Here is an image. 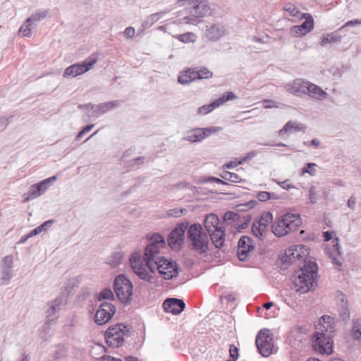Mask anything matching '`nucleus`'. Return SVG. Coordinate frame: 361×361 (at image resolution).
<instances>
[{"label": "nucleus", "mask_w": 361, "mask_h": 361, "mask_svg": "<svg viewBox=\"0 0 361 361\" xmlns=\"http://www.w3.org/2000/svg\"><path fill=\"white\" fill-rule=\"evenodd\" d=\"M165 240L159 233H154L150 238L149 244L145 249V252H134L129 258L133 272L142 280L154 283V274L158 271L164 279L169 280L178 274V264L163 257H159L161 247H164Z\"/></svg>", "instance_id": "obj_1"}, {"label": "nucleus", "mask_w": 361, "mask_h": 361, "mask_svg": "<svg viewBox=\"0 0 361 361\" xmlns=\"http://www.w3.org/2000/svg\"><path fill=\"white\" fill-rule=\"evenodd\" d=\"M285 87L288 92L298 97L305 94L317 100H322L327 96L326 92L319 86L301 78L293 80Z\"/></svg>", "instance_id": "obj_2"}, {"label": "nucleus", "mask_w": 361, "mask_h": 361, "mask_svg": "<svg viewBox=\"0 0 361 361\" xmlns=\"http://www.w3.org/2000/svg\"><path fill=\"white\" fill-rule=\"evenodd\" d=\"M317 271L318 267L314 262H306L294 281L296 291L303 294L311 290L317 283Z\"/></svg>", "instance_id": "obj_3"}, {"label": "nucleus", "mask_w": 361, "mask_h": 361, "mask_svg": "<svg viewBox=\"0 0 361 361\" xmlns=\"http://www.w3.org/2000/svg\"><path fill=\"white\" fill-rule=\"evenodd\" d=\"M187 239L190 250L199 255H204L209 250L208 235L200 224H193L188 227Z\"/></svg>", "instance_id": "obj_4"}, {"label": "nucleus", "mask_w": 361, "mask_h": 361, "mask_svg": "<svg viewBox=\"0 0 361 361\" xmlns=\"http://www.w3.org/2000/svg\"><path fill=\"white\" fill-rule=\"evenodd\" d=\"M178 3L184 2L182 6H186L189 15L179 20L186 24L196 25L200 22V18L210 13V7L207 0H177Z\"/></svg>", "instance_id": "obj_5"}, {"label": "nucleus", "mask_w": 361, "mask_h": 361, "mask_svg": "<svg viewBox=\"0 0 361 361\" xmlns=\"http://www.w3.org/2000/svg\"><path fill=\"white\" fill-rule=\"evenodd\" d=\"M324 322V323H327V326H324L325 331H327L328 328L330 324L331 317L329 316H323L322 317ZM321 332L316 331L313 336L312 338V347L314 350L319 353L321 354H331L332 352V345L333 342L329 336L326 335V334L324 331V329L321 330Z\"/></svg>", "instance_id": "obj_6"}, {"label": "nucleus", "mask_w": 361, "mask_h": 361, "mask_svg": "<svg viewBox=\"0 0 361 361\" xmlns=\"http://www.w3.org/2000/svg\"><path fill=\"white\" fill-rule=\"evenodd\" d=\"M133 284L123 274L117 276L114 282V292L122 303H128L133 295Z\"/></svg>", "instance_id": "obj_7"}, {"label": "nucleus", "mask_w": 361, "mask_h": 361, "mask_svg": "<svg viewBox=\"0 0 361 361\" xmlns=\"http://www.w3.org/2000/svg\"><path fill=\"white\" fill-rule=\"evenodd\" d=\"M255 343L262 356L267 357L273 353V335L269 329H264L259 331L256 336Z\"/></svg>", "instance_id": "obj_8"}, {"label": "nucleus", "mask_w": 361, "mask_h": 361, "mask_svg": "<svg viewBox=\"0 0 361 361\" xmlns=\"http://www.w3.org/2000/svg\"><path fill=\"white\" fill-rule=\"evenodd\" d=\"M188 221H185L178 223L171 231L168 236L167 242L171 248H178L181 246L185 239L186 229L188 228Z\"/></svg>", "instance_id": "obj_9"}, {"label": "nucleus", "mask_w": 361, "mask_h": 361, "mask_svg": "<svg viewBox=\"0 0 361 361\" xmlns=\"http://www.w3.org/2000/svg\"><path fill=\"white\" fill-rule=\"evenodd\" d=\"M97 59H89L87 61L77 63L66 68L63 73V78H75L90 71L92 66L96 63Z\"/></svg>", "instance_id": "obj_10"}, {"label": "nucleus", "mask_w": 361, "mask_h": 361, "mask_svg": "<svg viewBox=\"0 0 361 361\" xmlns=\"http://www.w3.org/2000/svg\"><path fill=\"white\" fill-rule=\"evenodd\" d=\"M116 311L115 306L108 302L100 304L94 315V322L98 325L107 323L113 317Z\"/></svg>", "instance_id": "obj_11"}, {"label": "nucleus", "mask_w": 361, "mask_h": 361, "mask_svg": "<svg viewBox=\"0 0 361 361\" xmlns=\"http://www.w3.org/2000/svg\"><path fill=\"white\" fill-rule=\"evenodd\" d=\"M273 215L270 212L262 214L259 220L253 222L252 226V233L258 238H262L267 231L269 224L272 222Z\"/></svg>", "instance_id": "obj_12"}, {"label": "nucleus", "mask_w": 361, "mask_h": 361, "mask_svg": "<svg viewBox=\"0 0 361 361\" xmlns=\"http://www.w3.org/2000/svg\"><path fill=\"white\" fill-rule=\"evenodd\" d=\"M254 248L255 245L252 238L247 235L242 236L238 241L236 252L238 259L242 262L247 261L250 258Z\"/></svg>", "instance_id": "obj_13"}, {"label": "nucleus", "mask_w": 361, "mask_h": 361, "mask_svg": "<svg viewBox=\"0 0 361 361\" xmlns=\"http://www.w3.org/2000/svg\"><path fill=\"white\" fill-rule=\"evenodd\" d=\"M56 178L57 177L56 176H53L37 184L31 185L29 188V191L27 192L28 196L26 200H33L42 195L49 188V185L56 180Z\"/></svg>", "instance_id": "obj_14"}, {"label": "nucleus", "mask_w": 361, "mask_h": 361, "mask_svg": "<svg viewBox=\"0 0 361 361\" xmlns=\"http://www.w3.org/2000/svg\"><path fill=\"white\" fill-rule=\"evenodd\" d=\"M1 284L8 285L13 276V259L11 255L4 257L1 263Z\"/></svg>", "instance_id": "obj_15"}, {"label": "nucleus", "mask_w": 361, "mask_h": 361, "mask_svg": "<svg viewBox=\"0 0 361 361\" xmlns=\"http://www.w3.org/2000/svg\"><path fill=\"white\" fill-rule=\"evenodd\" d=\"M236 98V96L232 92H227L221 97L211 102L209 104L204 105L198 108V113L200 114H207L213 111L215 108L220 106L225 102L233 100Z\"/></svg>", "instance_id": "obj_16"}, {"label": "nucleus", "mask_w": 361, "mask_h": 361, "mask_svg": "<svg viewBox=\"0 0 361 361\" xmlns=\"http://www.w3.org/2000/svg\"><path fill=\"white\" fill-rule=\"evenodd\" d=\"M162 306L166 312L177 315L183 311L185 304L181 299L170 298L164 301Z\"/></svg>", "instance_id": "obj_17"}, {"label": "nucleus", "mask_w": 361, "mask_h": 361, "mask_svg": "<svg viewBox=\"0 0 361 361\" xmlns=\"http://www.w3.org/2000/svg\"><path fill=\"white\" fill-rule=\"evenodd\" d=\"M226 34V29L224 25L217 23L207 26L206 29V37L209 41L216 42L220 39Z\"/></svg>", "instance_id": "obj_18"}, {"label": "nucleus", "mask_w": 361, "mask_h": 361, "mask_svg": "<svg viewBox=\"0 0 361 361\" xmlns=\"http://www.w3.org/2000/svg\"><path fill=\"white\" fill-rule=\"evenodd\" d=\"M66 302V300L65 298L63 296H59L47 304L48 308L46 310V314L49 321H54L57 318L56 314L61 310V307L64 305Z\"/></svg>", "instance_id": "obj_19"}, {"label": "nucleus", "mask_w": 361, "mask_h": 361, "mask_svg": "<svg viewBox=\"0 0 361 361\" xmlns=\"http://www.w3.org/2000/svg\"><path fill=\"white\" fill-rule=\"evenodd\" d=\"M282 218L288 233L295 231L302 224L299 214L287 213L283 215Z\"/></svg>", "instance_id": "obj_20"}, {"label": "nucleus", "mask_w": 361, "mask_h": 361, "mask_svg": "<svg viewBox=\"0 0 361 361\" xmlns=\"http://www.w3.org/2000/svg\"><path fill=\"white\" fill-rule=\"evenodd\" d=\"M121 102H122L120 100H114L96 104L94 109V116L97 118L101 115L109 112V111L118 108L121 106Z\"/></svg>", "instance_id": "obj_21"}, {"label": "nucleus", "mask_w": 361, "mask_h": 361, "mask_svg": "<svg viewBox=\"0 0 361 361\" xmlns=\"http://www.w3.org/2000/svg\"><path fill=\"white\" fill-rule=\"evenodd\" d=\"M306 126L302 123H298L296 121H290L287 122L285 126L279 130V136H282L285 133H291L293 132H305Z\"/></svg>", "instance_id": "obj_22"}, {"label": "nucleus", "mask_w": 361, "mask_h": 361, "mask_svg": "<svg viewBox=\"0 0 361 361\" xmlns=\"http://www.w3.org/2000/svg\"><path fill=\"white\" fill-rule=\"evenodd\" d=\"M207 235H209L212 243L216 248H221L224 246L226 235L221 228L216 229Z\"/></svg>", "instance_id": "obj_23"}, {"label": "nucleus", "mask_w": 361, "mask_h": 361, "mask_svg": "<svg viewBox=\"0 0 361 361\" xmlns=\"http://www.w3.org/2000/svg\"><path fill=\"white\" fill-rule=\"evenodd\" d=\"M300 259V254L297 252L295 246L290 247L286 249L283 255L280 256V259L283 264H292L295 259Z\"/></svg>", "instance_id": "obj_24"}, {"label": "nucleus", "mask_w": 361, "mask_h": 361, "mask_svg": "<svg viewBox=\"0 0 361 361\" xmlns=\"http://www.w3.org/2000/svg\"><path fill=\"white\" fill-rule=\"evenodd\" d=\"M219 224V219L218 216L214 214H209L206 216L204 226L207 231V233H210L212 231L219 228L218 226Z\"/></svg>", "instance_id": "obj_25"}, {"label": "nucleus", "mask_w": 361, "mask_h": 361, "mask_svg": "<svg viewBox=\"0 0 361 361\" xmlns=\"http://www.w3.org/2000/svg\"><path fill=\"white\" fill-rule=\"evenodd\" d=\"M171 10L166 9L164 11L157 12L150 16H147L146 19L142 22V27L143 29H147L152 27L157 21H158L160 18L169 13Z\"/></svg>", "instance_id": "obj_26"}, {"label": "nucleus", "mask_w": 361, "mask_h": 361, "mask_svg": "<svg viewBox=\"0 0 361 361\" xmlns=\"http://www.w3.org/2000/svg\"><path fill=\"white\" fill-rule=\"evenodd\" d=\"M338 300L340 301L338 303L340 317L343 321H348L350 319V311L347 299L345 295H341Z\"/></svg>", "instance_id": "obj_27"}, {"label": "nucleus", "mask_w": 361, "mask_h": 361, "mask_svg": "<svg viewBox=\"0 0 361 361\" xmlns=\"http://www.w3.org/2000/svg\"><path fill=\"white\" fill-rule=\"evenodd\" d=\"M194 80H195L194 68H188L181 73L178 78V82L181 85H188Z\"/></svg>", "instance_id": "obj_28"}, {"label": "nucleus", "mask_w": 361, "mask_h": 361, "mask_svg": "<svg viewBox=\"0 0 361 361\" xmlns=\"http://www.w3.org/2000/svg\"><path fill=\"white\" fill-rule=\"evenodd\" d=\"M123 257V253L122 252L118 251L113 252L106 258V264L113 268H116L121 264Z\"/></svg>", "instance_id": "obj_29"}, {"label": "nucleus", "mask_w": 361, "mask_h": 361, "mask_svg": "<svg viewBox=\"0 0 361 361\" xmlns=\"http://www.w3.org/2000/svg\"><path fill=\"white\" fill-rule=\"evenodd\" d=\"M271 228L273 233L278 237H282L288 233L287 228L285 227V223L283 218L278 222L274 224Z\"/></svg>", "instance_id": "obj_30"}, {"label": "nucleus", "mask_w": 361, "mask_h": 361, "mask_svg": "<svg viewBox=\"0 0 361 361\" xmlns=\"http://www.w3.org/2000/svg\"><path fill=\"white\" fill-rule=\"evenodd\" d=\"M124 336L121 334H116L112 336H105L106 343L109 346L119 347L124 342Z\"/></svg>", "instance_id": "obj_31"}, {"label": "nucleus", "mask_w": 361, "mask_h": 361, "mask_svg": "<svg viewBox=\"0 0 361 361\" xmlns=\"http://www.w3.org/2000/svg\"><path fill=\"white\" fill-rule=\"evenodd\" d=\"M305 20L300 25H298L303 31V34H307L314 28V19L310 13L303 14Z\"/></svg>", "instance_id": "obj_32"}, {"label": "nucleus", "mask_w": 361, "mask_h": 361, "mask_svg": "<svg viewBox=\"0 0 361 361\" xmlns=\"http://www.w3.org/2000/svg\"><path fill=\"white\" fill-rule=\"evenodd\" d=\"M204 139V132L202 128H195L188 133L186 140L190 142H200Z\"/></svg>", "instance_id": "obj_33"}, {"label": "nucleus", "mask_w": 361, "mask_h": 361, "mask_svg": "<svg viewBox=\"0 0 361 361\" xmlns=\"http://www.w3.org/2000/svg\"><path fill=\"white\" fill-rule=\"evenodd\" d=\"M341 36L338 35L336 32L332 33H327L326 35L323 36L320 44L322 47H324L329 43H338L341 42Z\"/></svg>", "instance_id": "obj_34"}, {"label": "nucleus", "mask_w": 361, "mask_h": 361, "mask_svg": "<svg viewBox=\"0 0 361 361\" xmlns=\"http://www.w3.org/2000/svg\"><path fill=\"white\" fill-rule=\"evenodd\" d=\"M37 24L31 22L27 23V20L20 26L19 32L24 37H30L32 35V30L36 28Z\"/></svg>", "instance_id": "obj_35"}, {"label": "nucleus", "mask_w": 361, "mask_h": 361, "mask_svg": "<svg viewBox=\"0 0 361 361\" xmlns=\"http://www.w3.org/2000/svg\"><path fill=\"white\" fill-rule=\"evenodd\" d=\"M67 348L63 345H58L56 346V350L51 355L55 360L58 361L65 358L67 355Z\"/></svg>", "instance_id": "obj_36"}, {"label": "nucleus", "mask_w": 361, "mask_h": 361, "mask_svg": "<svg viewBox=\"0 0 361 361\" xmlns=\"http://www.w3.org/2000/svg\"><path fill=\"white\" fill-rule=\"evenodd\" d=\"M351 334L355 340H359L361 338V319H353Z\"/></svg>", "instance_id": "obj_37"}, {"label": "nucleus", "mask_w": 361, "mask_h": 361, "mask_svg": "<svg viewBox=\"0 0 361 361\" xmlns=\"http://www.w3.org/2000/svg\"><path fill=\"white\" fill-rule=\"evenodd\" d=\"M194 74L195 80L209 78H212L213 75V73L206 68H202L197 71L194 68Z\"/></svg>", "instance_id": "obj_38"}, {"label": "nucleus", "mask_w": 361, "mask_h": 361, "mask_svg": "<svg viewBox=\"0 0 361 361\" xmlns=\"http://www.w3.org/2000/svg\"><path fill=\"white\" fill-rule=\"evenodd\" d=\"M221 177L224 180H228L233 183H240L242 180L240 177L237 173H231L229 171H223L221 174Z\"/></svg>", "instance_id": "obj_39"}, {"label": "nucleus", "mask_w": 361, "mask_h": 361, "mask_svg": "<svg viewBox=\"0 0 361 361\" xmlns=\"http://www.w3.org/2000/svg\"><path fill=\"white\" fill-rule=\"evenodd\" d=\"M47 15V11L36 12L33 13L30 17L27 18V22H31L37 25V23L44 19Z\"/></svg>", "instance_id": "obj_40"}, {"label": "nucleus", "mask_w": 361, "mask_h": 361, "mask_svg": "<svg viewBox=\"0 0 361 361\" xmlns=\"http://www.w3.org/2000/svg\"><path fill=\"white\" fill-rule=\"evenodd\" d=\"M240 219L241 218L238 213L231 211L226 212L224 215V220L225 221H231L235 224L236 222L240 221Z\"/></svg>", "instance_id": "obj_41"}, {"label": "nucleus", "mask_w": 361, "mask_h": 361, "mask_svg": "<svg viewBox=\"0 0 361 361\" xmlns=\"http://www.w3.org/2000/svg\"><path fill=\"white\" fill-rule=\"evenodd\" d=\"M98 300H109L114 298L113 292L110 288H104L98 295Z\"/></svg>", "instance_id": "obj_42"}, {"label": "nucleus", "mask_w": 361, "mask_h": 361, "mask_svg": "<svg viewBox=\"0 0 361 361\" xmlns=\"http://www.w3.org/2000/svg\"><path fill=\"white\" fill-rule=\"evenodd\" d=\"M116 334H121V325H119V324L109 326L106 331L105 336H112Z\"/></svg>", "instance_id": "obj_43"}, {"label": "nucleus", "mask_w": 361, "mask_h": 361, "mask_svg": "<svg viewBox=\"0 0 361 361\" xmlns=\"http://www.w3.org/2000/svg\"><path fill=\"white\" fill-rule=\"evenodd\" d=\"M195 37V35L192 32H186L180 35L178 37V40L180 42H183L184 43H188L190 42H194L193 37Z\"/></svg>", "instance_id": "obj_44"}, {"label": "nucleus", "mask_w": 361, "mask_h": 361, "mask_svg": "<svg viewBox=\"0 0 361 361\" xmlns=\"http://www.w3.org/2000/svg\"><path fill=\"white\" fill-rule=\"evenodd\" d=\"M295 249H297V252L300 254V259L305 257L308 255V247L304 245H294Z\"/></svg>", "instance_id": "obj_45"}, {"label": "nucleus", "mask_w": 361, "mask_h": 361, "mask_svg": "<svg viewBox=\"0 0 361 361\" xmlns=\"http://www.w3.org/2000/svg\"><path fill=\"white\" fill-rule=\"evenodd\" d=\"M257 204V202L256 200H251L245 204H241L237 206L238 211H245L249 209L253 208L255 207Z\"/></svg>", "instance_id": "obj_46"}, {"label": "nucleus", "mask_w": 361, "mask_h": 361, "mask_svg": "<svg viewBox=\"0 0 361 361\" xmlns=\"http://www.w3.org/2000/svg\"><path fill=\"white\" fill-rule=\"evenodd\" d=\"M204 132V138L212 134L216 133L222 130L221 127L212 126L209 128H202Z\"/></svg>", "instance_id": "obj_47"}, {"label": "nucleus", "mask_w": 361, "mask_h": 361, "mask_svg": "<svg viewBox=\"0 0 361 361\" xmlns=\"http://www.w3.org/2000/svg\"><path fill=\"white\" fill-rule=\"evenodd\" d=\"M308 197L311 204H315L317 201V192L315 186L312 185L309 190Z\"/></svg>", "instance_id": "obj_48"}, {"label": "nucleus", "mask_w": 361, "mask_h": 361, "mask_svg": "<svg viewBox=\"0 0 361 361\" xmlns=\"http://www.w3.org/2000/svg\"><path fill=\"white\" fill-rule=\"evenodd\" d=\"M187 210L185 209H169L167 212L168 215L169 216H173V217H179L180 216L183 214L184 213H186Z\"/></svg>", "instance_id": "obj_49"}, {"label": "nucleus", "mask_w": 361, "mask_h": 361, "mask_svg": "<svg viewBox=\"0 0 361 361\" xmlns=\"http://www.w3.org/2000/svg\"><path fill=\"white\" fill-rule=\"evenodd\" d=\"M315 166L316 164L314 163H307L302 169V173H309L311 176H314L315 174V170L312 169Z\"/></svg>", "instance_id": "obj_50"}, {"label": "nucleus", "mask_w": 361, "mask_h": 361, "mask_svg": "<svg viewBox=\"0 0 361 361\" xmlns=\"http://www.w3.org/2000/svg\"><path fill=\"white\" fill-rule=\"evenodd\" d=\"M271 192L267 191H261L257 194V199L261 202H265L270 200Z\"/></svg>", "instance_id": "obj_51"}, {"label": "nucleus", "mask_w": 361, "mask_h": 361, "mask_svg": "<svg viewBox=\"0 0 361 361\" xmlns=\"http://www.w3.org/2000/svg\"><path fill=\"white\" fill-rule=\"evenodd\" d=\"M284 9L293 16H296L298 13L297 8L291 4H286Z\"/></svg>", "instance_id": "obj_52"}, {"label": "nucleus", "mask_w": 361, "mask_h": 361, "mask_svg": "<svg viewBox=\"0 0 361 361\" xmlns=\"http://www.w3.org/2000/svg\"><path fill=\"white\" fill-rule=\"evenodd\" d=\"M94 125V124H89L87 125L85 127L82 128V130L79 132V133L76 136V140H79L85 134L90 132L93 128Z\"/></svg>", "instance_id": "obj_53"}, {"label": "nucleus", "mask_w": 361, "mask_h": 361, "mask_svg": "<svg viewBox=\"0 0 361 361\" xmlns=\"http://www.w3.org/2000/svg\"><path fill=\"white\" fill-rule=\"evenodd\" d=\"M290 33L293 36L295 37L305 35V34H303V31L301 30V28H300L298 25L293 26L290 28Z\"/></svg>", "instance_id": "obj_54"}, {"label": "nucleus", "mask_w": 361, "mask_h": 361, "mask_svg": "<svg viewBox=\"0 0 361 361\" xmlns=\"http://www.w3.org/2000/svg\"><path fill=\"white\" fill-rule=\"evenodd\" d=\"M355 25H361V20L354 19V20H349V21L346 22L342 27H341L338 29V30H341L346 27H351V26H353Z\"/></svg>", "instance_id": "obj_55"}, {"label": "nucleus", "mask_w": 361, "mask_h": 361, "mask_svg": "<svg viewBox=\"0 0 361 361\" xmlns=\"http://www.w3.org/2000/svg\"><path fill=\"white\" fill-rule=\"evenodd\" d=\"M230 357L235 361L238 357V349L234 345H231L229 349Z\"/></svg>", "instance_id": "obj_56"}, {"label": "nucleus", "mask_w": 361, "mask_h": 361, "mask_svg": "<svg viewBox=\"0 0 361 361\" xmlns=\"http://www.w3.org/2000/svg\"><path fill=\"white\" fill-rule=\"evenodd\" d=\"M250 219H246L245 217H243V221L241 222V219L240 221H238L235 223V226L238 228L244 229L247 227L249 224Z\"/></svg>", "instance_id": "obj_57"}, {"label": "nucleus", "mask_w": 361, "mask_h": 361, "mask_svg": "<svg viewBox=\"0 0 361 361\" xmlns=\"http://www.w3.org/2000/svg\"><path fill=\"white\" fill-rule=\"evenodd\" d=\"M95 361H122L121 359L115 358L110 355H103L100 358L97 359Z\"/></svg>", "instance_id": "obj_58"}, {"label": "nucleus", "mask_w": 361, "mask_h": 361, "mask_svg": "<svg viewBox=\"0 0 361 361\" xmlns=\"http://www.w3.org/2000/svg\"><path fill=\"white\" fill-rule=\"evenodd\" d=\"M9 118L7 117H1L0 118V130L4 129L9 123Z\"/></svg>", "instance_id": "obj_59"}, {"label": "nucleus", "mask_w": 361, "mask_h": 361, "mask_svg": "<svg viewBox=\"0 0 361 361\" xmlns=\"http://www.w3.org/2000/svg\"><path fill=\"white\" fill-rule=\"evenodd\" d=\"M124 35L127 38L133 37L135 35V29L133 27H128L124 31Z\"/></svg>", "instance_id": "obj_60"}, {"label": "nucleus", "mask_w": 361, "mask_h": 361, "mask_svg": "<svg viewBox=\"0 0 361 361\" xmlns=\"http://www.w3.org/2000/svg\"><path fill=\"white\" fill-rule=\"evenodd\" d=\"M54 223V220H48L39 225V228L42 229V231H46L47 228L52 226V224Z\"/></svg>", "instance_id": "obj_61"}, {"label": "nucleus", "mask_w": 361, "mask_h": 361, "mask_svg": "<svg viewBox=\"0 0 361 361\" xmlns=\"http://www.w3.org/2000/svg\"><path fill=\"white\" fill-rule=\"evenodd\" d=\"M278 184L285 190H289L290 188H293L294 186L288 183V180H286L282 182H278Z\"/></svg>", "instance_id": "obj_62"}, {"label": "nucleus", "mask_w": 361, "mask_h": 361, "mask_svg": "<svg viewBox=\"0 0 361 361\" xmlns=\"http://www.w3.org/2000/svg\"><path fill=\"white\" fill-rule=\"evenodd\" d=\"M119 325H121V334L123 336H127L128 333L130 331V326L128 325L119 323Z\"/></svg>", "instance_id": "obj_63"}, {"label": "nucleus", "mask_w": 361, "mask_h": 361, "mask_svg": "<svg viewBox=\"0 0 361 361\" xmlns=\"http://www.w3.org/2000/svg\"><path fill=\"white\" fill-rule=\"evenodd\" d=\"M356 202V198L354 196H351L348 201V207L352 210H355Z\"/></svg>", "instance_id": "obj_64"}]
</instances>
